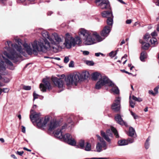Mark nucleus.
<instances>
[{"instance_id": "nucleus-1", "label": "nucleus", "mask_w": 159, "mask_h": 159, "mask_svg": "<svg viewBox=\"0 0 159 159\" xmlns=\"http://www.w3.org/2000/svg\"><path fill=\"white\" fill-rule=\"evenodd\" d=\"M42 34L44 39L42 38L38 41H34L32 43L33 49L26 43H24L23 44V47L29 54H32L33 52L34 54L37 55V52H45L48 49L52 48L54 49L55 48V47L51 45L47 39H48L50 41V39L51 38V36H49L48 33L46 31H43Z\"/></svg>"}, {"instance_id": "nucleus-2", "label": "nucleus", "mask_w": 159, "mask_h": 159, "mask_svg": "<svg viewBox=\"0 0 159 159\" xmlns=\"http://www.w3.org/2000/svg\"><path fill=\"white\" fill-rule=\"evenodd\" d=\"M15 42L18 43V45L12 43L10 41H7L8 47L6 46L5 48L7 50L9 53L5 51L4 52L3 54L13 62H16L17 61V58L20 57L21 54H23V51L21 46L22 44L21 39H15Z\"/></svg>"}, {"instance_id": "nucleus-3", "label": "nucleus", "mask_w": 159, "mask_h": 159, "mask_svg": "<svg viewBox=\"0 0 159 159\" xmlns=\"http://www.w3.org/2000/svg\"><path fill=\"white\" fill-rule=\"evenodd\" d=\"M89 75L88 71L83 72L81 73L74 74L65 78L66 85L68 87L77 85L78 82L88 78Z\"/></svg>"}, {"instance_id": "nucleus-4", "label": "nucleus", "mask_w": 159, "mask_h": 159, "mask_svg": "<svg viewBox=\"0 0 159 159\" xmlns=\"http://www.w3.org/2000/svg\"><path fill=\"white\" fill-rule=\"evenodd\" d=\"M106 84L112 88L111 91L114 93L118 94L119 93V90L118 88L106 76L102 77L99 81H98L96 84L95 88L96 89H99L101 87Z\"/></svg>"}, {"instance_id": "nucleus-5", "label": "nucleus", "mask_w": 159, "mask_h": 159, "mask_svg": "<svg viewBox=\"0 0 159 159\" xmlns=\"http://www.w3.org/2000/svg\"><path fill=\"white\" fill-rule=\"evenodd\" d=\"M81 42L80 37H77L74 38L69 33H67L65 34L63 44L67 48L70 49L72 47H75L76 44H80Z\"/></svg>"}, {"instance_id": "nucleus-6", "label": "nucleus", "mask_w": 159, "mask_h": 159, "mask_svg": "<svg viewBox=\"0 0 159 159\" xmlns=\"http://www.w3.org/2000/svg\"><path fill=\"white\" fill-rule=\"evenodd\" d=\"M73 122L72 119L69 117L66 120V122L62 126L60 129H58L54 132L55 136L58 138L62 137V133L66 129L70 130L73 127Z\"/></svg>"}, {"instance_id": "nucleus-7", "label": "nucleus", "mask_w": 159, "mask_h": 159, "mask_svg": "<svg viewBox=\"0 0 159 159\" xmlns=\"http://www.w3.org/2000/svg\"><path fill=\"white\" fill-rule=\"evenodd\" d=\"M112 132L114 133L116 138H118L119 137L117 130L113 127H111V129L107 130L106 131V133L103 131L101 130V135L105 140L107 142L110 143L111 140L109 137H112Z\"/></svg>"}, {"instance_id": "nucleus-8", "label": "nucleus", "mask_w": 159, "mask_h": 159, "mask_svg": "<svg viewBox=\"0 0 159 159\" xmlns=\"http://www.w3.org/2000/svg\"><path fill=\"white\" fill-rule=\"evenodd\" d=\"M63 39L62 35H59L56 33H54L51 36V38L50 39V44L51 46L54 45L58 46L59 44L62 42Z\"/></svg>"}, {"instance_id": "nucleus-9", "label": "nucleus", "mask_w": 159, "mask_h": 159, "mask_svg": "<svg viewBox=\"0 0 159 159\" xmlns=\"http://www.w3.org/2000/svg\"><path fill=\"white\" fill-rule=\"evenodd\" d=\"M98 139L99 140L101 143H98L96 145V149L97 151L98 152H100L102 150V148L103 149L105 150L107 149V144L106 142L98 135H96Z\"/></svg>"}, {"instance_id": "nucleus-10", "label": "nucleus", "mask_w": 159, "mask_h": 159, "mask_svg": "<svg viewBox=\"0 0 159 159\" xmlns=\"http://www.w3.org/2000/svg\"><path fill=\"white\" fill-rule=\"evenodd\" d=\"M96 2L102 9H110V6L108 0H96Z\"/></svg>"}, {"instance_id": "nucleus-11", "label": "nucleus", "mask_w": 159, "mask_h": 159, "mask_svg": "<svg viewBox=\"0 0 159 159\" xmlns=\"http://www.w3.org/2000/svg\"><path fill=\"white\" fill-rule=\"evenodd\" d=\"M2 59L4 60L5 62L7 64L11 66H13L12 63L9 60L5 59L2 55L0 54V71L5 70H6L5 66L4 65V62L2 61Z\"/></svg>"}, {"instance_id": "nucleus-12", "label": "nucleus", "mask_w": 159, "mask_h": 159, "mask_svg": "<svg viewBox=\"0 0 159 159\" xmlns=\"http://www.w3.org/2000/svg\"><path fill=\"white\" fill-rule=\"evenodd\" d=\"M120 100L121 98L119 97L116 98L111 105V109L114 111L117 112L120 110Z\"/></svg>"}, {"instance_id": "nucleus-13", "label": "nucleus", "mask_w": 159, "mask_h": 159, "mask_svg": "<svg viewBox=\"0 0 159 159\" xmlns=\"http://www.w3.org/2000/svg\"><path fill=\"white\" fill-rule=\"evenodd\" d=\"M41 115L40 113H36L33 109H31L30 112V118L33 123L36 122L40 118H42L40 116Z\"/></svg>"}, {"instance_id": "nucleus-14", "label": "nucleus", "mask_w": 159, "mask_h": 159, "mask_svg": "<svg viewBox=\"0 0 159 159\" xmlns=\"http://www.w3.org/2000/svg\"><path fill=\"white\" fill-rule=\"evenodd\" d=\"M59 139H63L65 142L72 145H74L76 144V142L74 139L72 138L70 135L68 133L64 135H62V137Z\"/></svg>"}, {"instance_id": "nucleus-15", "label": "nucleus", "mask_w": 159, "mask_h": 159, "mask_svg": "<svg viewBox=\"0 0 159 159\" xmlns=\"http://www.w3.org/2000/svg\"><path fill=\"white\" fill-rule=\"evenodd\" d=\"M52 80L55 85L60 89V92L64 89L63 81L61 79L52 77Z\"/></svg>"}, {"instance_id": "nucleus-16", "label": "nucleus", "mask_w": 159, "mask_h": 159, "mask_svg": "<svg viewBox=\"0 0 159 159\" xmlns=\"http://www.w3.org/2000/svg\"><path fill=\"white\" fill-rule=\"evenodd\" d=\"M43 84L41 83L39 86L40 89L42 91L45 92L46 91L47 89L49 90L51 89V87L50 84L47 79H43Z\"/></svg>"}, {"instance_id": "nucleus-17", "label": "nucleus", "mask_w": 159, "mask_h": 159, "mask_svg": "<svg viewBox=\"0 0 159 159\" xmlns=\"http://www.w3.org/2000/svg\"><path fill=\"white\" fill-rule=\"evenodd\" d=\"M49 120V119L48 117H45V118L43 117L41 118L36 122L37 126L39 128L45 127Z\"/></svg>"}, {"instance_id": "nucleus-18", "label": "nucleus", "mask_w": 159, "mask_h": 159, "mask_svg": "<svg viewBox=\"0 0 159 159\" xmlns=\"http://www.w3.org/2000/svg\"><path fill=\"white\" fill-rule=\"evenodd\" d=\"M84 43L85 45H90L95 43L91 34L83 38Z\"/></svg>"}, {"instance_id": "nucleus-19", "label": "nucleus", "mask_w": 159, "mask_h": 159, "mask_svg": "<svg viewBox=\"0 0 159 159\" xmlns=\"http://www.w3.org/2000/svg\"><path fill=\"white\" fill-rule=\"evenodd\" d=\"M111 28V26H105L101 33V36L104 37L107 36L110 32Z\"/></svg>"}, {"instance_id": "nucleus-20", "label": "nucleus", "mask_w": 159, "mask_h": 159, "mask_svg": "<svg viewBox=\"0 0 159 159\" xmlns=\"http://www.w3.org/2000/svg\"><path fill=\"white\" fill-rule=\"evenodd\" d=\"M115 119L116 122L121 125H125L127 126V125L122 119L120 115L117 114L115 116Z\"/></svg>"}, {"instance_id": "nucleus-21", "label": "nucleus", "mask_w": 159, "mask_h": 159, "mask_svg": "<svg viewBox=\"0 0 159 159\" xmlns=\"http://www.w3.org/2000/svg\"><path fill=\"white\" fill-rule=\"evenodd\" d=\"M59 125V122L57 121H52L50 122L49 125V130L52 131L57 127Z\"/></svg>"}, {"instance_id": "nucleus-22", "label": "nucleus", "mask_w": 159, "mask_h": 159, "mask_svg": "<svg viewBox=\"0 0 159 159\" xmlns=\"http://www.w3.org/2000/svg\"><path fill=\"white\" fill-rule=\"evenodd\" d=\"M79 33L81 35L83 36L84 38H85L91 34L88 31L84 29H80L79 30Z\"/></svg>"}, {"instance_id": "nucleus-23", "label": "nucleus", "mask_w": 159, "mask_h": 159, "mask_svg": "<svg viewBox=\"0 0 159 159\" xmlns=\"http://www.w3.org/2000/svg\"><path fill=\"white\" fill-rule=\"evenodd\" d=\"M105 75H101L100 73L98 72H95L92 75V79L94 80H97V79L99 78V79L98 81H99L100 79H101L102 77Z\"/></svg>"}, {"instance_id": "nucleus-24", "label": "nucleus", "mask_w": 159, "mask_h": 159, "mask_svg": "<svg viewBox=\"0 0 159 159\" xmlns=\"http://www.w3.org/2000/svg\"><path fill=\"white\" fill-rule=\"evenodd\" d=\"M102 15L103 17L108 18L113 16L111 11H104L102 12Z\"/></svg>"}, {"instance_id": "nucleus-25", "label": "nucleus", "mask_w": 159, "mask_h": 159, "mask_svg": "<svg viewBox=\"0 0 159 159\" xmlns=\"http://www.w3.org/2000/svg\"><path fill=\"white\" fill-rule=\"evenodd\" d=\"M139 42L142 44V48L143 49H147L150 46V45L148 43H146L143 42L142 40H140Z\"/></svg>"}, {"instance_id": "nucleus-26", "label": "nucleus", "mask_w": 159, "mask_h": 159, "mask_svg": "<svg viewBox=\"0 0 159 159\" xmlns=\"http://www.w3.org/2000/svg\"><path fill=\"white\" fill-rule=\"evenodd\" d=\"M113 16H111L110 17L107 18V23L108 26H111L112 27L113 22Z\"/></svg>"}, {"instance_id": "nucleus-27", "label": "nucleus", "mask_w": 159, "mask_h": 159, "mask_svg": "<svg viewBox=\"0 0 159 159\" xmlns=\"http://www.w3.org/2000/svg\"><path fill=\"white\" fill-rule=\"evenodd\" d=\"M118 143L119 146H124L128 144V141L125 139H121L118 142Z\"/></svg>"}, {"instance_id": "nucleus-28", "label": "nucleus", "mask_w": 159, "mask_h": 159, "mask_svg": "<svg viewBox=\"0 0 159 159\" xmlns=\"http://www.w3.org/2000/svg\"><path fill=\"white\" fill-rule=\"evenodd\" d=\"M147 57L146 53L145 51H143L141 53L140 58L142 61H144V59Z\"/></svg>"}, {"instance_id": "nucleus-29", "label": "nucleus", "mask_w": 159, "mask_h": 159, "mask_svg": "<svg viewBox=\"0 0 159 159\" xmlns=\"http://www.w3.org/2000/svg\"><path fill=\"white\" fill-rule=\"evenodd\" d=\"M135 134L134 129L132 127H130L129 129V135L132 137Z\"/></svg>"}, {"instance_id": "nucleus-30", "label": "nucleus", "mask_w": 159, "mask_h": 159, "mask_svg": "<svg viewBox=\"0 0 159 159\" xmlns=\"http://www.w3.org/2000/svg\"><path fill=\"white\" fill-rule=\"evenodd\" d=\"M93 34L95 36L96 39L98 42L102 41V38L96 32H94Z\"/></svg>"}, {"instance_id": "nucleus-31", "label": "nucleus", "mask_w": 159, "mask_h": 159, "mask_svg": "<svg viewBox=\"0 0 159 159\" xmlns=\"http://www.w3.org/2000/svg\"><path fill=\"white\" fill-rule=\"evenodd\" d=\"M85 150L86 151H90L91 149V146L90 143L87 142L85 147Z\"/></svg>"}, {"instance_id": "nucleus-32", "label": "nucleus", "mask_w": 159, "mask_h": 159, "mask_svg": "<svg viewBox=\"0 0 159 159\" xmlns=\"http://www.w3.org/2000/svg\"><path fill=\"white\" fill-rule=\"evenodd\" d=\"M132 98L134 100L139 102H140L142 101V99L141 98H137L134 95L132 96Z\"/></svg>"}, {"instance_id": "nucleus-33", "label": "nucleus", "mask_w": 159, "mask_h": 159, "mask_svg": "<svg viewBox=\"0 0 159 159\" xmlns=\"http://www.w3.org/2000/svg\"><path fill=\"white\" fill-rule=\"evenodd\" d=\"M150 140L149 137L146 140L145 144V148L146 149H148L149 147V141Z\"/></svg>"}, {"instance_id": "nucleus-34", "label": "nucleus", "mask_w": 159, "mask_h": 159, "mask_svg": "<svg viewBox=\"0 0 159 159\" xmlns=\"http://www.w3.org/2000/svg\"><path fill=\"white\" fill-rule=\"evenodd\" d=\"M131 96H129V105L130 106L133 108H134V105H135V103L134 102L130 99Z\"/></svg>"}, {"instance_id": "nucleus-35", "label": "nucleus", "mask_w": 159, "mask_h": 159, "mask_svg": "<svg viewBox=\"0 0 159 159\" xmlns=\"http://www.w3.org/2000/svg\"><path fill=\"white\" fill-rule=\"evenodd\" d=\"M150 42L152 44H154V45L157 43V39L153 37L150 40Z\"/></svg>"}, {"instance_id": "nucleus-36", "label": "nucleus", "mask_w": 159, "mask_h": 159, "mask_svg": "<svg viewBox=\"0 0 159 159\" xmlns=\"http://www.w3.org/2000/svg\"><path fill=\"white\" fill-rule=\"evenodd\" d=\"M2 79L1 80H0V82L2 84H4V85L3 86H4L5 85V84H3L2 82H3L4 83H7L10 80L8 78H3L2 77Z\"/></svg>"}, {"instance_id": "nucleus-37", "label": "nucleus", "mask_w": 159, "mask_h": 159, "mask_svg": "<svg viewBox=\"0 0 159 159\" xmlns=\"http://www.w3.org/2000/svg\"><path fill=\"white\" fill-rule=\"evenodd\" d=\"M79 144L80 148L83 149L84 148V141L81 140L79 142Z\"/></svg>"}, {"instance_id": "nucleus-38", "label": "nucleus", "mask_w": 159, "mask_h": 159, "mask_svg": "<svg viewBox=\"0 0 159 159\" xmlns=\"http://www.w3.org/2000/svg\"><path fill=\"white\" fill-rule=\"evenodd\" d=\"M116 54L117 51H116V52H114L112 51L109 53V55L110 57H113L115 56Z\"/></svg>"}, {"instance_id": "nucleus-39", "label": "nucleus", "mask_w": 159, "mask_h": 159, "mask_svg": "<svg viewBox=\"0 0 159 159\" xmlns=\"http://www.w3.org/2000/svg\"><path fill=\"white\" fill-rule=\"evenodd\" d=\"M86 63L89 66H93L94 64L93 61H86Z\"/></svg>"}, {"instance_id": "nucleus-40", "label": "nucleus", "mask_w": 159, "mask_h": 159, "mask_svg": "<svg viewBox=\"0 0 159 159\" xmlns=\"http://www.w3.org/2000/svg\"><path fill=\"white\" fill-rule=\"evenodd\" d=\"M84 159H109V158L104 157H93L92 158H86Z\"/></svg>"}, {"instance_id": "nucleus-41", "label": "nucleus", "mask_w": 159, "mask_h": 159, "mask_svg": "<svg viewBox=\"0 0 159 159\" xmlns=\"http://www.w3.org/2000/svg\"><path fill=\"white\" fill-rule=\"evenodd\" d=\"M150 35L148 33H147L143 37V39L145 40H148L149 38Z\"/></svg>"}, {"instance_id": "nucleus-42", "label": "nucleus", "mask_w": 159, "mask_h": 159, "mask_svg": "<svg viewBox=\"0 0 159 159\" xmlns=\"http://www.w3.org/2000/svg\"><path fill=\"white\" fill-rule=\"evenodd\" d=\"M130 113L131 115L134 117L135 119H137L138 117V116L135 113L133 112L132 111H130Z\"/></svg>"}, {"instance_id": "nucleus-43", "label": "nucleus", "mask_w": 159, "mask_h": 159, "mask_svg": "<svg viewBox=\"0 0 159 159\" xmlns=\"http://www.w3.org/2000/svg\"><path fill=\"white\" fill-rule=\"evenodd\" d=\"M23 89L25 90H29L31 89V87L29 86H24L23 87Z\"/></svg>"}, {"instance_id": "nucleus-44", "label": "nucleus", "mask_w": 159, "mask_h": 159, "mask_svg": "<svg viewBox=\"0 0 159 159\" xmlns=\"http://www.w3.org/2000/svg\"><path fill=\"white\" fill-rule=\"evenodd\" d=\"M69 61V57H68L66 56L65 57V58L64 59V62L65 63H67V62H68Z\"/></svg>"}, {"instance_id": "nucleus-45", "label": "nucleus", "mask_w": 159, "mask_h": 159, "mask_svg": "<svg viewBox=\"0 0 159 159\" xmlns=\"http://www.w3.org/2000/svg\"><path fill=\"white\" fill-rule=\"evenodd\" d=\"M74 66V61H71L69 64V66L70 67H73Z\"/></svg>"}, {"instance_id": "nucleus-46", "label": "nucleus", "mask_w": 159, "mask_h": 159, "mask_svg": "<svg viewBox=\"0 0 159 159\" xmlns=\"http://www.w3.org/2000/svg\"><path fill=\"white\" fill-rule=\"evenodd\" d=\"M38 95L34 92L33 93L34 100L35 99L38 98Z\"/></svg>"}, {"instance_id": "nucleus-47", "label": "nucleus", "mask_w": 159, "mask_h": 159, "mask_svg": "<svg viewBox=\"0 0 159 159\" xmlns=\"http://www.w3.org/2000/svg\"><path fill=\"white\" fill-rule=\"evenodd\" d=\"M100 55L102 56H104V54L101 52L96 53H95V56L97 57H99Z\"/></svg>"}, {"instance_id": "nucleus-48", "label": "nucleus", "mask_w": 159, "mask_h": 159, "mask_svg": "<svg viewBox=\"0 0 159 159\" xmlns=\"http://www.w3.org/2000/svg\"><path fill=\"white\" fill-rule=\"evenodd\" d=\"M128 141L129 143H132L134 142V139L133 138H130L126 140Z\"/></svg>"}, {"instance_id": "nucleus-49", "label": "nucleus", "mask_w": 159, "mask_h": 159, "mask_svg": "<svg viewBox=\"0 0 159 159\" xmlns=\"http://www.w3.org/2000/svg\"><path fill=\"white\" fill-rule=\"evenodd\" d=\"M2 89V92L4 93H7L9 91V89H8L6 88H3Z\"/></svg>"}, {"instance_id": "nucleus-50", "label": "nucleus", "mask_w": 159, "mask_h": 159, "mask_svg": "<svg viewBox=\"0 0 159 159\" xmlns=\"http://www.w3.org/2000/svg\"><path fill=\"white\" fill-rule=\"evenodd\" d=\"M151 35L152 36H157V34L156 32L155 31H154L153 32H152L151 34Z\"/></svg>"}, {"instance_id": "nucleus-51", "label": "nucleus", "mask_w": 159, "mask_h": 159, "mask_svg": "<svg viewBox=\"0 0 159 159\" xmlns=\"http://www.w3.org/2000/svg\"><path fill=\"white\" fill-rule=\"evenodd\" d=\"M21 127H22V128H21V131L24 133H25V127L23 126H21Z\"/></svg>"}, {"instance_id": "nucleus-52", "label": "nucleus", "mask_w": 159, "mask_h": 159, "mask_svg": "<svg viewBox=\"0 0 159 159\" xmlns=\"http://www.w3.org/2000/svg\"><path fill=\"white\" fill-rule=\"evenodd\" d=\"M149 93L150 94H152L153 96H155L156 93H154L152 90H150L149 91Z\"/></svg>"}, {"instance_id": "nucleus-53", "label": "nucleus", "mask_w": 159, "mask_h": 159, "mask_svg": "<svg viewBox=\"0 0 159 159\" xmlns=\"http://www.w3.org/2000/svg\"><path fill=\"white\" fill-rule=\"evenodd\" d=\"M24 153V152L23 151L21 152H19L17 151L16 153L19 155L20 156H22L23 154Z\"/></svg>"}, {"instance_id": "nucleus-54", "label": "nucleus", "mask_w": 159, "mask_h": 159, "mask_svg": "<svg viewBox=\"0 0 159 159\" xmlns=\"http://www.w3.org/2000/svg\"><path fill=\"white\" fill-rule=\"evenodd\" d=\"M83 54L85 55H88L89 54V52L88 51H84L83 52Z\"/></svg>"}, {"instance_id": "nucleus-55", "label": "nucleus", "mask_w": 159, "mask_h": 159, "mask_svg": "<svg viewBox=\"0 0 159 159\" xmlns=\"http://www.w3.org/2000/svg\"><path fill=\"white\" fill-rule=\"evenodd\" d=\"M131 20L130 19L127 20L126 21V23L127 24H130L131 23Z\"/></svg>"}, {"instance_id": "nucleus-56", "label": "nucleus", "mask_w": 159, "mask_h": 159, "mask_svg": "<svg viewBox=\"0 0 159 159\" xmlns=\"http://www.w3.org/2000/svg\"><path fill=\"white\" fill-rule=\"evenodd\" d=\"M154 91L155 92V93H156V94L158 93V88H155L154 89Z\"/></svg>"}, {"instance_id": "nucleus-57", "label": "nucleus", "mask_w": 159, "mask_h": 159, "mask_svg": "<svg viewBox=\"0 0 159 159\" xmlns=\"http://www.w3.org/2000/svg\"><path fill=\"white\" fill-rule=\"evenodd\" d=\"M23 149L24 150H26V151H29V152H31V150H30V149H29L28 148H25V147H24L23 148Z\"/></svg>"}, {"instance_id": "nucleus-58", "label": "nucleus", "mask_w": 159, "mask_h": 159, "mask_svg": "<svg viewBox=\"0 0 159 159\" xmlns=\"http://www.w3.org/2000/svg\"><path fill=\"white\" fill-rule=\"evenodd\" d=\"M157 1L155 2L156 5L157 6H159V0H157Z\"/></svg>"}, {"instance_id": "nucleus-59", "label": "nucleus", "mask_w": 159, "mask_h": 159, "mask_svg": "<svg viewBox=\"0 0 159 159\" xmlns=\"http://www.w3.org/2000/svg\"><path fill=\"white\" fill-rule=\"evenodd\" d=\"M11 157H12V158H13L15 159H16L17 158L14 155V154H12L11 155Z\"/></svg>"}, {"instance_id": "nucleus-60", "label": "nucleus", "mask_w": 159, "mask_h": 159, "mask_svg": "<svg viewBox=\"0 0 159 159\" xmlns=\"http://www.w3.org/2000/svg\"><path fill=\"white\" fill-rule=\"evenodd\" d=\"M125 43V41L124 40H122V41H121L120 45H122V44Z\"/></svg>"}, {"instance_id": "nucleus-61", "label": "nucleus", "mask_w": 159, "mask_h": 159, "mask_svg": "<svg viewBox=\"0 0 159 159\" xmlns=\"http://www.w3.org/2000/svg\"><path fill=\"white\" fill-rule=\"evenodd\" d=\"M0 141L2 142L3 143L4 142V139L3 138H0Z\"/></svg>"}, {"instance_id": "nucleus-62", "label": "nucleus", "mask_w": 159, "mask_h": 159, "mask_svg": "<svg viewBox=\"0 0 159 159\" xmlns=\"http://www.w3.org/2000/svg\"><path fill=\"white\" fill-rule=\"evenodd\" d=\"M52 11H50L48 12V15H51L52 14Z\"/></svg>"}, {"instance_id": "nucleus-63", "label": "nucleus", "mask_w": 159, "mask_h": 159, "mask_svg": "<svg viewBox=\"0 0 159 159\" xmlns=\"http://www.w3.org/2000/svg\"><path fill=\"white\" fill-rule=\"evenodd\" d=\"M119 2L125 4L124 2L122 0H118Z\"/></svg>"}, {"instance_id": "nucleus-64", "label": "nucleus", "mask_w": 159, "mask_h": 159, "mask_svg": "<svg viewBox=\"0 0 159 159\" xmlns=\"http://www.w3.org/2000/svg\"><path fill=\"white\" fill-rule=\"evenodd\" d=\"M157 31H159V24L157 25Z\"/></svg>"}]
</instances>
